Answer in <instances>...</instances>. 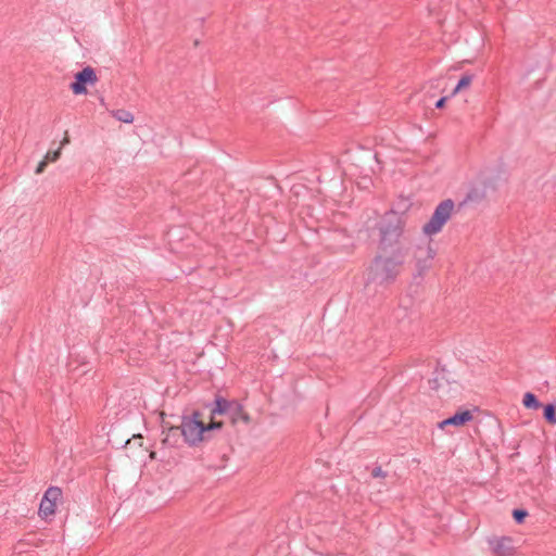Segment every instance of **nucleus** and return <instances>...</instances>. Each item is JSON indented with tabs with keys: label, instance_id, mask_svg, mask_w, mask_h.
I'll return each instance as SVG.
<instances>
[{
	"label": "nucleus",
	"instance_id": "obj_1",
	"mask_svg": "<svg viewBox=\"0 0 556 556\" xmlns=\"http://www.w3.org/2000/svg\"><path fill=\"white\" fill-rule=\"evenodd\" d=\"M405 227V217L394 211L370 217L366 222L367 230H377L379 233V249L387 251L412 250V240L406 235Z\"/></svg>",
	"mask_w": 556,
	"mask_h": 556
},
{
	"label": "nucleus",
	"instance_id": "obj_2",
	"mask_svg": "<svg viewBox=\"0 0 556 556\" xmlns=\"http://www.w3.org/2000/svg\"><path fill=\"white\" fill-rule=\"evenodd\" d=\"M410 251L379 249L367 273V283L386 287L395 281Z\"/></svg>",
	"mask_w": 556,
	"mask_h": 556
},
{
	"label": "nucleus",
	"instance_id": "obj_3",
	"mask_svg": "<svg viewBox=\"0 0 556 556\" xmlns=\"http://www.w3.org/2000/svg\"><path fill=\"white\" fill-rule=\"evenodd\" d=\"M179 428L180 435L190 447H198L207 440L203 414L200 410L182 415Z\"/></svg>",
	"mask_w": 556,
	"mask_h": 556
},
{
	"label": "nucleus",
	"instance_id": "obj_4",
	"mask_svg": "<svg viewBox=\"0 0 556 556\" xmlns=\"http://www.w3.org/2000/svg\"><path fill=\"white\" fill-rule=\"evenodd\" d=\"M437 255L431 238L418 243L412 242L409 258L414 262L418 275H424L430 269L432 261Z\"/></svg>",
	"mask_w": 556,
	"mask_h": 556
},
{
	"label": "nucleus",
	"instance_id": "obj_5",
	"mask_svg": "<svg viewBox=\"0 0 556 556\" xmlns=\"http://www.w3.org/2000/svg\"><path fill=\"white\" fill-rule=\"evenodd\" d=\"M454 202L450 199L442 201L434 210L430 219L422 226V233L427 238L439 233L450 220L454 211Z\"/></svg>",
	"mask_w": 556,
	"mask_h": 556
},
{
	"label": "nucleus",
	"instance_id": "obj_6",
	"mask_svg": "<svg viewBox=\"0 0 556 556\" xmlns=\"http://www.w3.org/2000/svg\"><path fill=\"white\" fill-rule=\"evenodd\" d=\"M62 497V490L58 486H50L43 494L39 505V516L48 518L55 514V508Z\"/></svg>",
	"mask_w": 556,
	"mask_h": 556
},
{
	"label": "nucleus",
	"instance_id": "obj_7",
	"mask_svg": "<svg viewBox=\"0 0 556 556\" xmlns=\"http://www.w3.org/2000/svg\"><path fill=\"white\" fill-rule=\"evenodd\" d=\"M75 80L71 84V90L74 94H86L87 85H94L98 80L96 72L92 67L87 66L74 76Z\"/></svg>",
	"mask_w": 556,
	"mask_h": 556
},
{
	"label": "nucleus",
	"instance_id": "obj_8",
	"mask_svg": "<svg viewBox=\"0 0 556 556\" xmlns=\"http://www.w3.org/2000/svg\"><path fill=\"white\" fill-rule=\"evenodd\" d=\"M491 552L494 556H516L517 548L509 536H496L489 540Z\"/></svg>",
	"mask_w": 556,
	"mask_h": 556
},
{
	"label": "nucleus",
	"instance_id": "obj_9",
	"mask_svg": "<svg viewBox=\"0 0 556 556\" xmlns=\"http://www.w3.org/2000/svg\"><path fill=\"white\" fill-rule=\"evenodd\" d=\"M161 435V446L163 448H175L179 444L180 428L179 426H172L163 421Z\"/></svg>",
	"mask_w": 556,
	"mask_h": 556
},
{
	"label": "nucleus",
	"instance_id": "obj_10",
	"mask_svg": "<svg viewBox=\"0 0 556 556\" xmlns=\"http://www.w3.org/2000/svg\"><path fill=\"white\" fill-rule=\"evenodd\" d=\"M490 192L486 190L485 186H482L478 180H475L465 198V201L471 203H479L488 198Z\"/></svg>",
	"mask_w": 556,
	"mask_h": 556
},
{
	"label": "nucleus",
	"instance_id": "obj_11",
	"mask_svg": "<svg viewBox=\"0 0 556 556\" xmlns=\"http://www.w3.org/2000/svg\"><path fill=\"white\" fill-rule=\"evenodd\" d=\"M472 418H473V416L470 410H464L460 413H456L454 416L441 421L439 424V427L441 429L445 428L446 426L462 427L465 424L471 421Z\"/></svg>",
	"mask_w": 556,
	"mask_h": 556
},
{
	"label": "nucleus",
	"instance_id": "obj_12",
	"mask_svg": "<svg viewBox=\"0 0 556 556\" xmlns=\"http://www.w3.org/2000/svg\"><path fill=\"white\" fill-rule=\"evenodd\" d=\"M229 418L232 425H237L240 420L245 425L251 422L250 415L243 409V406L236 401L232 405Z\"/></svg>",
	"mask_w": 556,
	"mask_h": 556
},
{
	"label": "nucleus",
	"instance_id": "obj_13",
	"mask_svg": "<svg viewBox=\"0 0 556 556\" xmlns=\"http://www.w3.org/2000/svg\"><path fill=\"white\" fill-rule=\"evenodd\" d=\"M235 401H228L224 397L217 396L215 399V406L211 410V415L213 418L216 417V415H228L230 416V412L232 408Z\"/></svg>",
	"mask_w": 556,
	"mask_h": 556
},
{
	"label": "nucleus",
	"instance_id": "obj_14",
	"mask_svg": "<svg viewBox=\"0 0 556 556\" xmlns=\"http://www.w3.org/2000/svg\"><path fill=\"white\" fill-rule=\"evenodd\" d=\"M476 180H478L482 186H485L489 192H493L497 188L496 179L490 175L488 169L480 172Z\"/></svg>",
	"mask_w": 556,
	"mask_h": 556
},
{
	"label": "nucleus",
	"instance_id": "obj_15",
	"mask_svg": "<svg viewBox=\"0 0 556 556\" xmlns=\"http://www.w3.org/2000/svg\"><path fill=\"white\" fill-rule=\"evenodd\" d=\"M429 387L431 390L435 392H445L447 387V381L443 374L435 376L433 379L429 380Z\"/></svg>",
	"mask_w": 556,
	"mask_h": 556
},
{
	"label": "nucleus",
	"instance_id": "obj_16",
	"mask_svg": "<svg viewBox=\"0 0 556 556\" xmlns=\"http://www.w3.org/2000/svg\"><path fill=\"white\" fill-rule=\"evenodd\" d=\"M112 116L122 122V123H125V124H131L135 119L134 115L131 112L127 111V110H114L111 112Z\"/></svg>",
	"mask_w": 556,
	"mask_h": 556
},
{
	"label": "nucleus",
	"instance_id": "obj_17",
	"mask_svg": "<svg viewBox=\"0 0 556 556\" xmlns=\"http://www.w3.org/2000/svg\"><path fill=\"white\" fill-rule=\"evenodd\" d=\"M471 81H472V75H469V74L464 75L459 79V81L456 85V87L454 88V90L452 91V96H456L462 90L468 88L470 86Z\"/></svg>",
	"mask_w": 556,
	"mask_h": 556
},
{
	"label": "nucleus",
	"instance_id": "obj_18",
	"mask_svg": "<svg viewBox=\"0 0 556 556\" xmlns=\"http://www.w3.org/2000/svg\"><path fill=\"white\" fill-rule=\"evenodd\" d=\"M522 403L527 408L536 409L541 406V404L536 400L535 395L530 392L525 394Z\"/></svg>",
	"mask_w": 556,
	"mask_h": 556
},
{
	"label": "nucleus",
	"instance_id": "obj_19",
	"mask_svg": "<svg viewBox=\"0 0 556 556\" xmlns=\"http://www.w3.org/2000/svg\"><path fill=\"white\" fill-rule=\"evenodd\" d=\"M204 427H205V435H206L210 431L220 430L224 427V422L219 421V420H215V418H213L212 415H210V421L204 422Z\"/></svg>",
	"mask_w": 556,
	"mask_h": 556
},
{
	"label": "nucleus",
	"instance_id": "obj_20",
	"mask_svg": "<svg viewBox=\"0 0 556 556\" xmlns=\"http://www.w3.org/2000/svg\"><path fill=\"white\" fill-rule=\"evenodd\" d=\"M544 417L546 418V420L549 424H552V425L556 424V409H555L554 405L548 404L544 407Z\"/></svg>",
	"mask_w": 556,
	"mask_h": 556
},
{
	"label": "nucleus",
	"instance_id": "obj_21",
	"mask_svg": "<svg viewBox=\"0 0 556 556\" xmlns=\"http://www.w3.org/2000/svg\"><path fill=\"white\" fill-rule=\"evenodd\" d=\"M61 156V148H59L58 150L55 151H48L47 154L45 155L43 160L49 163V162H55L60 159Z\"/></svg>",
	"mask_w": 556,
	"mask_h": 556
},
{
	"label": "nucleus",
	"instance_id": "obj_22",
	"mask_svg": "<svg viewBox=\"0 0 556 556\" xmlns=\"http://www.w3.org/2000/svg\"><path fill=\"white\" fill-rule=\"evenodd\" d=\"M527 516L528 511L523 509H515L513 511V517L518 523H522Z\"/></svg>",
	"mask_w": 556,
	"mask_h": 556
},
{
	"label": "nucleus",
	"instance_id": "obj_23",
	"mask_svg": "<svg viewBox=\"0 0 556 556\" xmlns=\"http://www.w3.org/2000/svg\"><path fill=\"white\" fill-rule=\"evenodd\" d=\"M47 164H48V163H47L45 160H41V161L39 162V164H38V166H37V168H36L35 173H36L37 175H39V174L43 173V170H45V169H46V167H47Z\"/></svg>",
	"mask_w": 556,
	"mask_h": 556
},
{
	"label": "nucleus",
	"instance_id": "obj_24",
	"mask_svg": "<svg viewBox=\"0 0 556 556\" xmlns=\"http://www.w3.org/2000/svg\"><path fill=\"white\" fill-rule=\"evenodd\" d=\"M371 475H372L374 477H376V478H380V477H381V478H383V477H386L384 471H383L380 467H376V468L372 470Z\"/></svg>",
	"mask_w": 556,
	"mask_h": 556
},
{
	"label": "nucleus",
	"instance_id": "obj_25",
	"mask_svg": "<svg viewBox=\"0 0 556 556\" xmlns=\"http://www.w3.org/2000/svg\"><path fill=\"white\" fill-rule=\"evenodd\" d=\"M445 101H446V98H445V97H444V98H441V99L437 102L435 106H437L438 109H442V108H444V105H445Z\"/></svg>",
	"mask_w": 556,
	"mask_h": 556
},
{
	"label": "nucleus",
	"instance_id": "obj_26",
	"mask_svg": "<svg viewBox=\"0 0 556 556\" xmlns=\"http://www.w3.org/2000/svg\"><path fill=\"white\" fill-rule=\"evenodd\" d=\"M68 143H70V138H68L67 132H65V136H64L63 140L61 141V148Z\"/></svg>",
	"mask_w": 556,
	"mask_h": 556
},
{
	"label": "nucleus",
	"instance_id": "obj_27",
	"mask_svg": "<svg viewBox=\"0 0 556 556\" xmlns=\"http://www.w3.org/2000/svg\"><path fill=\"white\" fill-rule=\"evenodd\" d=\"M159 415H160L161 422L162 424H163V421L166 422L165 421V416H166L165 413L164 412H160Z\"/></svg>",
	"mask_w": 556,
	"mask_h": 556
},
{
	"label": "nucleus",
	"instance_id": "obj_28",
	"mask_svg": "<svg viewBox=\"0 0 556 556\" xmlns=\"http://www.w3.org/2000/svg\"><path fill=\"white\" fill-rule=\"evenodd\" d=\"M156 457V453L155 452H151L150 453V458L154 459Z\"/></svg>",
	"mask_w": 556,
	"mask_h": 556
}]
</instances>
